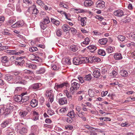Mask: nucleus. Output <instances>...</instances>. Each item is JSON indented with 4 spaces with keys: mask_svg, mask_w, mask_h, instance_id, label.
<instances>
[{
    "mask_svg": "<svg viewBox=\"0 0 135 135\" xmlns=\"http://www.w3.org/2000/svg\"><path fill=\"white\" fill-rule=\"evenodd\" d=\"M94 56L93 57H90L88 59V62H89L90 63H92L94 62Z\"/></svg>",
    "mask_w": 135,
    "mask_h": 135,
    "instance_id": "4d7b16f0",
    "label": "nucleus"
},
{
    "mask_svg": "<svg viewBox=\"0 0 135 135\" xmlns=\"http://www.w3.org/2000/svg\"><path fill=\"white\" fill-rule=\"evenodd\" d=\"M64 15L67 19L69 20H71V19L70 18L71 15L69 13H65Z\"/></svg>",
    "mask_w": 135,
    "mask_h": 135,
    "instance_id": "bf43d9fd",
    "label": "nucleus"
},
{
    "mask_svg": "<svg viewBox=\"0 0 135 135\" xmlns=\"http://www.w3.org/2000/svg\"><path fill=\"white\" fill-rule=\"evenodd\" d=\"M114 15L117 17H121L124 15V12L122 10L120 9L117 10L114 12Z\"/></svg>",
    "mask_w": 135,
    "mask_h": 135,
    "instance_id": "0eeeda50",
    "label": "nucleus"
},
{
    "mask_svg": "<svg viewBox=\"0 0 135 135\" xmlns=\"http://www.w3.org/2000/svg\"><path fill=\"white\" fill-rule=\"evenodd\" d=\"M93 3L91 0H86L84 2V6L85 7H88L91 6Z\"/></svg>",
    "mask_w": 135,
    "mask_h": 135,
    "instance_id": "4468645a",
    "label": "nucleus"
},
{
    "mask_svg": "<svg viewBox=\"0 0 135 135\" xmlns=\"http://www.w3.org/2000/svg\"><path fill=\"white\" fill-rule=\"evenodd\" d=\"M17 24L18 26L20 27L24 25V22L23 20H21L17 22Z\"/></svg>",
    "mask_w": 135,
    "mask_h": 135,
    "instance_id": "3c124183",
    "label": "nucleus"
},
{
    "mask_svg": "<svg viewBox=\"0 0 135 135\" xmlns=\"http://www.w3.org/2000/svg\"><path fill=\"white\" fill-rule=\"evenodd\" d=\"M120 73L122 76L124 77H127L128 75V73L127 71L124 70H121L120 71Z\"/></svg>",
    "mask_w": 135,
    "mask_h": 135,
    "instance_id": "c85d7f7f",
    "label": "nucleus"
},
{
    "mask_svg": "<svg viewBox=\"0 0 135 135\" xmlns=\"http://www.w3.org/2000/svg\"><path fill=\"white\" fill-rule=\"evenodd\" d=\"M41 85V84L40 83H35L32 85L31 88L33 89H38Z\"/></svg>",
    "mask_w": 135,
    "mask_h": 135,
    "instance_id": "6ab92c4d",
    "label": "nucleus"
},
{
    "mask_svg": "<svg viewBox=\"0 0 135 135\" xmlns=\"http://www.w3.org/2000/svg\"><path fill=\"white\" fill-rule=\"evenodd\" d=\"M25 95V92L21 94V95H16L14 97V100L16 102H21L22 103L25 102V99L24 98L23 99L22 97Z\"/></svg>",
    "mask_w": 135,
    "mask_h": 135,
    "instance_id": "7ed1b4c3",
    "label": "nucleus"
},
{
    "mask_svg": "<svg viewBox=\"0 0 135 135\" xmlns=\"http://www.w3.org/2000/svg\"><path fill=\"white\" fill-rule=\"evenodd\" d=\"M6 107L8 110H10V112L13 109H14L15 107L14 105L10 103L8 104Z\"/></svg>",
    "mask_w": 135,
    "mask_h": 135,
    "instance_id": "cd10ccee",
    "label": "nucleus"
},
{
    "mask_svg": "<svg viewBox=\"0 0 135 135\" xmlns=\"http://www.w3.org/2000/svg\"><path fill=\"white\" fill-rule=\"evenodd\" d=\"M42 22L46 24H48L50 22L49 17L47 16L44 19V21Z\"/></svg>",
    "mask_w": 135,
    "mask_h": 135,
    "instance_id": "de8ad7c7",
    "label": "nucleus"
},
{
    "mask_svg": "<svg viewBox=\"0 0 135 135\" xmlns=\"http://www.w3.org/2000/svg\"><path fill=\"white\" fill-rule=\"evenodd\" d=\"M51 22L56 26L59 25L60 23L59 21L55 20L54 18H51Z\"/></svg>",
    "mask_w": 135,
    "mask_h": 135,
    "instance_id": "c9c22d12",
    "label": "nucleus"
},
{
    "mask_svg": "<svg viewBox=\"0 0 135 135\" xmlns=\"http://www.w3.org/2000/svg\"><path fill=\"white\" fill-rule=\"evenodd\" d=\"M117 38L119 40L121 41H123L125 40L126 38L125 37L120 35L118 36Z\"/></svg>",
    "mask_w": 135,
    "mask_h": 135,
    "instance_id": "58836bf2",
    "label": "nucleus"
},
{
    "mask_svg": "<svg viewBox=\"0 0 135 135\" xmlns=\"http://www.w3.org/2000/svg\"><path fill=\"white\" fill-rule=\"evenodd\" d=\"M25 62V61L24 60H23L21 62H18V61H15V63L16 65H18L20 66H22L23 64H24Z\"/></svg>",
    "mask_w": 135,
    "mask_h": 135,
    "instance_id": "09e8293b",
    "label": "nucleus"
},
{
    "mask_svg": "<svg viewBox=\"0 0 135 135\" xmlns=\"http://www.w3.org/2000/svg\"><path fill=\"white\" fill-rule=\"evenodd\" d=\"M74 80H73L71 81V87L70 88V91L72 94H73L75 90H77L80 87L79 84L74 81Z\"/></svg>",
    "mask_w": 135,
    "mask_h": 135,
    "instance_id": "f03ea898",
    "label": "nucleus"
},
{
    "mask_svg": "<svg viewBox=\"0 0 135 135\" xmlns=\"http://www.w3.org/2000/svg\"><path fill=\"white\" fill-rule=\"evenodd\" d=\"M90 41V40L89 38L86 37L85 39V41H83L81 44H84L88 45L89 44Z\"/></svg>",
    "mask_w": 135,
    "mask_h": 135,
    "instance_id": "79ce46f5",
    "label": "nucleus"
},
{
    "mask_svg": "<svg viewBox=\"0 0 135 135\" xmlns=\"http://www.w3.org/2000/svg\"><path fill=\"white\" fill-rule=\"evenodd\" d=\"M47 113L49 115H52L54 114V111L51 109L48 110Z\"/></svg>",
    "mask_w": 135,
    "mask_h": 135,
    "instance_id": "052dcab7",
    "label": "nucleus"
},
{
    "mask_svg": "<svg viewBox=\"0 0 135 135\" xmlns=\"http://www.w3.org/2000/svg\"><path fill=\"white\" fill-rule=\"evenodd\" d=\"M46 70L45 68L42 67L40 68L39 70L36 71L38 74H41L44 73L45 71Z\"/></svg>",
    "mask_w": 135,
    "mask_h": 135,
    "instance_id": "2f4dec72",
    "label": "nucleus"
},
{
    "mask_svg": "<svg viewBox=\"0 0 135 135\" xmlns=\"http://www.w3.org/2000/svg\"><path fill=\"white\" fill-rule=\"evenodd\" d=\"M87 59L85 57H75L73 60V64L75 65H78L83 63L86 62Z\"/></svg>",
    "mask_w": 135,
    "mask_h": 135,
    "instance_id": "f257e3e1",
    "label": "nucleus"
},
{
    "mask_svg": "<svg viewBox=\"0 0 135 135\" xmlns=\"http://www.w3.org/2000/svg\"><path fill=\"white\" fill-rule=\"evenodd\" d=\"M36 3L41 7H42L43 4L44 3L43 1L41 0H37L36 1Z\"/></svg>",
    "mask_w": 135,
    "mask_h": 135,
    "instance_id": "8fccbe9b",
    "label": "nucleus"
},
{
    "mask_svg": "<svg viewBox=\"0 0 135 135\" xmlns=\"http://www.w3.org/2000/svg\"><path fill=\"white\" fill-rule=\"evenodd\" d=\"M52 92L53 91L52 90L50 89L47 90L46 91L45 95L46 97H49L52 95H54Z\"/></svg>",
    "mask_w": 135,
    "mask_h": 135,
    "instance_id": "393cba45",
    "label": "nucleus"
},
{
    "mask_svg": "<svg viewBox=\"0 0 135 135\" xmlns=\"http://www.w3.org/2000/svg\"><path fill=\"white\" fill-rule=\"evenodd\" d=\"M62 28L63 29L64 32H66L70 30L71 27H70L68 25H64L62 26Z\"/></svg>",
    "mask_w": 135,
    "mask_h": 135,
    "instance_id": "4be33fe9",
    "label": "nucleus"
},
{
    "mask_svg": "<svg viewBox=\"0 0 135 135\" xmlns=\"http://www.w3.org/2000/svg\"><path fill=\"white\" fill-rule=\"evenodd\" d=\"M91 78V75L88 74L85 76L84 78V80H86L89 81L90 80Z\"/></svg>",
    "mask_w": 135,
    "mask_h": 135,
    "instance_id": "6e6d98bb",
    "label": "nucleus"
},
{
    "mask_svg": "<svg viewBox=\"0 0 135 135\" xmlns=\"http://www.w3.org/2000/svg\"><path fill=\"white\" fill-rule=\"evenodd\" d=\"M32 14L37 15L39 12V11L37 8L35 4H33L32 6Z\"/></svg>",
    "mask_w": 135,
    "mask_h": 135,
    "instance_id": "f8f14e48",
    "label": "nucleus"
},
{
    "mask_svg": "<svg viewBox=\"0 0 135 135\" xmlns=\"http://www.w3.org/2000/svg\"><path fill=\"white\" fill-rule=\"evenodd\" d=\"M77 114L79 117L81 118L84 121H85L86 120V118L85 117H84L82 116L80 114V113H77Z\"/></svg>",
    "mask_w": 135,
    "mask_h": 135,
    "instance_id": "69168bd1",
    "label": "nucleus"
},
{
    "mask_svg": "<svg viewBox=\"0 0 135 135\" xmlns=\"http://www.w3.org/2000/svg\"><path fill=\"white\" fill-rule=\"evenodd\" d=\"M17 127L18 128H17V129L18 130V131L20 133V134H23L25 133V127H23L22 128H21V129L20 130L18 128L19 127Z\"/></svg>",
    "mask_w": 135,
    "mask_h": 135,
    "instance_id": "c03bdc74",
    "label": "nucleus"
},
{
    "mask_svg": "<svg viewBox=\"0 0 135 135\" xmlns=\"http://www.w3.org/2000/svg\"><path fill=\"white\" fill-rule=\"evenodd\" d=\"M67 115L70 117L73 118L75 116V113L73 110L69 112L67 114Z\"/></svg>",
    "mask_w": 135,
    "mask_h": 135,
    "instance_id": "f704fd0d",
    "label": "nucleus"
},
{
    "mask_svg": "<svg viewBox=\"0 0 135 135\" xmlns=\"http://www.w3.org/2000/svg\"><path fill=\"white\" fill-rule=\"evenodd\" d=\"M5 79L9 83H12L13 82V77L11 75L6 76L5 77Z\"/></svg>",
    "mask_w": 135,
    "mask_h": 135,
    "instance_id": "dca6fc26",
    "label": "nucleus"
},
{
    "mask_svg": "<svg viewBox=\"0 0 135 135\" xmlns=\"http://www.w3.org/2000/svg\"><path fill=\"white\" fill-rule=\"evenodd\" d=\"M130 21V18L129 17H125L123 18H122L121 20V22L124 23L129 22Z\"/></svg>",
    "mask_w": 135,
    "mask_h": 135,
    "instance_id": "7c9ffc66",
    "label": "nucleus"
},
{
    "mask_svg": "<svg viewBox=\"0 0 135 135\" xmlns=\"http://www.w3.org/2000/svg\"><path fill=\"white\" fill-rule=\"evenodd\" d=\"M93 75L95 77L98 78L99 77L100 75V70L99 69L94 70L93 72Z\"/></svg>",
    "mask_w": 135,
    "mask_h": 135,
    "instance_id": "2eb2a0df",
    "label": "nucleus"
},
{
    "mask_svg": "<svg viewBox=\"0 0 135 135\" xmlns=\"http://www.w3.org/2000/svg\"><path fill=\"white\" fill-rule=\"evenodd\" d=\"M3 33L4 35H9L11 34L8 32V31L7 30H4L3 32Z\"/></svg>",
    "mask_w": 135,
    "mask_h": 135,
    "instance_id": "774afa93",
    "label": "nucleus"
},
{
    "mask_svg": "<svg viewBox=\"0 0 135 135\" xmlns=\"http://www.w3.org/2000/svg\"><path fill=\"white\" fill-rule=\"evenodd\" d=\"M62 63L64 65H70L71 64L70 59L68 57L62 59Z\"/></svg>",
    "mask_w": 135,
    "mask_h": 135,
    "instance_id": "1a4fd4ad",
    "label": "nucleus"
},
{
    "mask_svg": "<svg viewBox=\"0 0 135 135\" xmlns=\"http://www.w3.org/2000/svg\"><path fill=\"white\" fill-rule=\"evenodd\" d=\"M31 109L32 108L30 107H27L26 108V110L27 111V112L26 111V115L28 113L30 114H31Z\"/></svg>",
    "mask_w": 135,
    "mask_h": 135,
    "instance_id": "603ef678",
    "label": "nucleus"
},
{
    "mask_svg": "<svg viewBox=\"0 0 135 135\" xmlns=\"http://www.w3.org/2000/svg\"><path fill=\"white\" fill-rule=\"evenodd\" d=\"M59 102L60 105L67 104V99L65 97L61 98L59 99Z\"/></svg>",
    "mask_w": 135,
    "mask_h": 135,
    "instance_id": "9b49d317",
    "label": "nucleus"
},
{
    "mask_svg": "<svg viewBox=\"0 0 135 135\" xmlns=\"http://www.w3.org/2000/svg\"><path fill=\"white\" fill-rule=\"evenodd\" d=\"M26 67L28 68V67L30 69H33L35 68V66L33 64L30 63H26Z\"/></svg>",
    "mask_w": 135,
    "mask_h": 135,
    "instance_id": "49530a36",
    "label": "nucleus"
},
{
    "mask_svg": "<svg viewBox=\"0 0 135 135\" xmlns=\"http://www.w3.org/2000/svg\"><path fill=\"white\" fill-rule=\"evenodd\" d=\"M41 7L45 9V10L46 11H47L48 10H50L51 9V7H49L47 6V5H46L45 4V3L43 4Z\"/></svg>",
    "mask_w": 135,
    "mask_h": 135,
    "instance_id": "72a5a7b5",
    "label": "nucleus"
},
{
    "mask_svg": "<svg viewBox=\"0 0 135 135\" xmlns=\"http://www.w3.org/2000/svg\"><path fill=\"white\" fill-rule=\"evenodd\" d=\"M30 57H32L31 59L34 62L37 63V62H39L41 61V58L38 56H36L33 55L32 54L30 55Z\"/></svg>",
    "mask_w": 135,
    "mask_h": 135,
    "instance_id": "6e6552de",
    "label": "nucleus"
},
{
    "mask_svg": "<svg viewBox=\"0 0 135 135\" xmlns=\"http://www.w3.org/2000/svg\"><path fill=\"white\" fill-rule=\"evenodd\" d=\"M51 68L52 69L54 70H57L59 69V68L57 67L55 65H51Z\"/></svg>",
    "mask_w": 135,
    "mask_h": 135,
    "instance_id": "0e129e2a",
    "label": "nucleus"
},
{
    "mask_svg": "<svg viewBox=\"0 0 135 135\" xmlns=\"http://www.w3.org/2000/svg\"><path fill=\"white\" fill-rule=\"evenodd\" d=\"M108 41V39L107 38H103L99 39V42L101 45L105 44Z\"/></svg>",
    "mask_w": 135,
    "mask_h": 135,
    "instance_id": "b1692460",
    "label": "nucleus"
},
{
    "mask_svg": "<svg viewBox=\"0 0 135 135\" xmlns=\"http://www.w3.org/2000/svg\"><path fill=\"white\" fill-rule=\"evenodd\" d=\"M15 18L14 17H11L9 20L8 21L7 23L8 25H11L13 23V22L16 21Z\"/></svg>",
    "mask_w": 135,
    "mask_h": 135,
    "instance_id": "a878e982",
    "label": "nucleus"
},
{
    "mask_svg": "<svg viewBox=\"0 0 135 135\" xmlns=\"http://www.w3.org/2000/svg\"><path fill=\"white\" fill-rule=\"evenodd\" d=\"M56 34L57 36L59 37L62 35L61 30L60 29H57L56 31Z\"/></svg>",
    "mask_w": 135,
    "mask_h": 135,
    "instance_id": "680f3d73",
    "label": "nucleus"
},
{
    "mask_svg": "<svg viewBox=\"0 0 135 135\" xmlns=\"http://www.w3.org/2000/svg\"><path fill=\"white\" fill-rule=\"evenodd\" d=\"M11 54L12 55H19L23 53L24 52L22 50L20 51L19 52H17L15 50H11Z\"/></svg>",
    "mask_w": 135,
    "mask_h": 135,
    "instance_id": "5701e85b",
    "label": "nucleus"
},
{
    "mask_svg": "<svg viewBox=\"0 0 135 135\" xmlns=\"http://www.w3.org/2000/svg\"><path fill=\"white\" fill-rule=\"evenodd\" d=\"M81 24L82 26H85L86 25V17H80Z\"/></svg>",
    "mask_w": 135,
    "mask_h": 135,
    "instance_id": "bb28decb",
    "label": "nucleus"
},
{
    "mask_svg": "<svg viewBox=\"0 0 135 135\" xmlns=\"http://www.w3.org/2000/svg\"><path fill=\"white\" fill-rule=\"evenodd\" d=\"M11 121L10 120H6L3 121L1 124V127H6L7 126H11Z\"/></svg>",
    "mask_w": 135,
    "mask_h": 135,
    "instance_id": "ddd939ff",
    "label": "nucleus"
},
{
    "mask_svg": "<svg viewBox=\"0 0 135 135\" xmlns=\"http://www.w3.org/2000/svg\"><path fill=\"white\" fill-rule=\"evenodd\" d=\"M31 106L32 107H35L38 105V102L35 99H32L31 102Z\"/></svg>",
    "mask_w": 135,
    "mask_h": 135,
    "instance_id": "a211bd4d",
    "label": "nucleus"
},
{
    "mask_svg": "<svg viewBox=\"0 0 135 135\" xmlns=\"http://www.w3.org/2000/svg\"><path fill=\"white\" fill-rule=\"evenodd\" d=\"M72 118L70 117L67 118L66 119V122L68 123H71L73 121Z\"/></svg>",
    "mask_w": 135,
    "mask_h": 135,
    "instance_id": "338daca9",
    "label": "nucleus"
},
{
    "mask_svg": "<svg viewBox=\"0 0 135 135\" xmlns=\"http://www.w3.org/2000/svg\"><path fill=\"white\" fill-rule=\"evenodd\" d=\"M129 37L130 38L135 40V34L133 33H131L129 35Z\"/></svg>",
    "mask_w": 135,
    "mask_h": 135,
    "instance_id": "e2e57ef3",
    "label": "nucleus"
},
{
    "mask_svg": "<svg viewBox=\"0 0 135 135\" xmlns=\"http://www.w3.org/2000/svg\"><path fill=\"white\" fill-rule=\"evenodd\" d=\"M98 54L102 56H104L106 55L105 51L103 49H99L98 51Z\"/></svg>",
    "mask_w": 135,
    "mask_h": 135,
    "instance_id": "473e14b6",
    "label": "nucleus"
},
{
    "mask_svg": "<svg viewBox=\"0 0 135 135\" xmlns=\"http://www.w3.org/2000/svg\"><path fill=\"white\" fill-rule=\"evenodd\" d=\"M40 25L41 28L43 30L45 29L47 27V24H45L42 22L40 23Z\"/></svg>",
    "mask_w": 135,
    "mask_h": 135,
    "instance_id": "37998d69",
    "label": "nucleus"
},
{
    "mask_svg": "<svg viewBox=\"0 0 135 135\" xmlns=\"http://www.w3.org/2000/svg\"><path fill=\"white\" fill-rule=\"evenodd\" d=\"M10 113V110H8L6 106L1 108L0 110V115H7Z\"/></svg>",
    "mask_w": 135,
    "mask_h": 135,
    "instance_id": "20e7f679",
    "label": "nucleus"
},
{
    "mask_svg": "<svg viewBox=\"0 0 135 135\" xmlns=\"http://www.w3.org/2000/svg\"><path fill=\"white\" fill-rule=\"evenodd\" d=\"M1 61L3 64H6L8 61V57L7 56H2L1 58Z\"/></svg>",
    "mask_w": 135,
    "mask_h": 135,
    "instance_id": "aec40b11",
    "label": "nucleus"
},
{
    "mask_svg": "<svg viewBox=\"0 0 135 135\" xmlns=\"http://www.w3.org/2000/svg\"><path fill=\"white\" fill-rule=\"evenodd\" d=\"M89 95L91 97H93L95 96V93L93 90L91 89H89L88 91Z\"/></svg>",
    "mask_w": 135,
    "mask_h": 135,
    "instance_id": "e433bc0d",
    "label": "nucleus"
},
{
    "mask_svg": "<svg viewBox=\"0 0 135 135\" xmlns=\"http://www.w3.org/2000/svg\"><path fill=\"white\" fill-rule=\"evenodd\" d=\"M32 3L31 0H26V7L29 6H32Z\"/></svg>",
    "mask_w": 135,
    "mask_h": 135,
    "instance_id": "a18cd8bd",
    "label": "nucleus"
},
{
    "mask_svg": "<svg viewBox=\"0 0 135 135\" xmlns=\"http://www.w3.org/2000/svg\"><path fill=\"white\" fill-rule=\"evenodd\" d=\"M29 51L31 52H34L38 50V49L37 47H31L29 49Z\"/></svg>",
    "mask_w": 135,
    "mask_h": 135,
    "instance_id": "13d9d810",
    "label": "nucleus"
},
{
    "mask_svg": "<svg viewBox=\"0 0 135 135\" xmlns=\"http://www.w3.org/2000/svg\"><path fill=\"white\" fill-rule=\"evenodd\" d=\"M118 74V72L115 70H113L112 73L110 74L111 76L112 77H114L116 76Z\"/></svg>",
    "mask_w": 135,
    "mask_h": 135,
    "instance_id": "5fc2aeb1",
    "label": "nucleus"
},
{
    "mask_svg": "<svg viewBox=\"0 0 135 135\" xmlns=\"http://www.w3.org/2000/svg\"><path fill=\"white\" fill-rule=\"evenodd\" d=\"M105 2L102 0L98 1L95 4L96 6L97 7L99 8H102L105 6Z\"/></svg>",
    "mask_w": 135,
    "mask_h": 135,
    "instance_id": "423d86ee",
    "label": "nucleus"
},
{
    "mask_svg": "<svg viewBox=\"0 0 135 135\" xmlns=\"http://www.w3.org/2000/svg\"><path fill=\"white\" fill-rule=\"evenodd\" d=\"M87 48L91 52H93L96 49V47L93 45H91L87 47Z\"/></svg>",
    "mask_w": 135,
    "mask_h": 135,
    "instance_id": "412c9836",
    "label": "nucleus"
},
{
    "mask_svg": "<svg viewBox=\"0 0 135 135\" xmlns=\"http://www.w3.org/2000/svg\"><path fill=\"white\" fill-rule=\"evenodd\" d=\"M49 98L48 100V102L51 103L52 102L54 101V95H52L50 96L49 97Z\"/></svg>",
    "mask_w": 135,
    "mask_h": 135,
    "instance_id": "864d4df0",
    "label": "nucleus"
},
{
    "mask_svg": "<svg viewBox=\"0 0 135 135\" xmlns=\"http://www.w3.org/2000/svg\"><path fill=\"white\" fill-rule=\"evenodd\" d=\"M106 51L108 53H110L113 51L112 47L110 46H108L106 49Z\"/></svg>",
    "mask_w": 135,
    "mask_h": 135,
    "instance_id": "a19ab883",
    "label": "nucleus"
},
{
    "mask_svg": "<svg viewBox=\"0 0 135 135\" xmlns=\"http://www.w3.org/2000/svg\"><path fill=\"white\" fill-rule=\"evenodd\" d=\"M70 50L73 52H75L77 51L78 49L77 46L74 45H72L70 46Z\"/></svg>",
    "mask_w": 135,
    "mask_h": 135,
    "instance_id": "c756f323",
    "label": "nucleus"
},
{
    "mask_svg": "<svg viewBox=\"0 0 135 135\" xmlns=\"http://www.w3.org/2000/svg\"><path fill=\"white\" fill-rule=\"evenodd\" d=\"M114 59L116 60H121L122 59V57L121 54L119 53H115L114 55Z\"/></svg>",
    "mask_w": 135,
    "mask_h": 135,
    "instance_id": "f3484780",
    "label": "nucleus"
},
{
    "mask_svg": "<svg viewBox=\"0 0 135 135\" xmlns=\"http://www.w3.org/2000/svg\"><path fill=\"white\" fill-rule=\"evenodd\" d=\"M16 84H25V80H22L21 77L19 76H17L15 79Z\"/></svg>",
    "mask_w": 135,
    "mask_h": 135,
    "instance_id": "9d476101",
    "label": "nucleus"
},
{
    "mask_svg": "<svg viewBox=\"0 0 135 135\" xmlns=\"http://www.w3.org/2000/svg\"><path fill=\"white\" fill-rule=\"evenodd\" d=\"M68 110V108H62L59 110V112L62 114H64Z\"/></svg>",
    "mask_w": 135,
    "mask_h": 135,
    "instance_id": "4c0bfd02",
    "label": "nucleus"
},
{
    "mask_svg": "<svg viewBox=\"0 0 135 135\" xmlns=\"http://www.w3.org/2000/svg\"><path fill=\"white\" fill-rule=\"evenodd\" d=\"M69 86V84L67 83H64L59 85L56 84L54 88L56 90L58 91L59 89L62 88L64 86L68 87Z\"/></svg>",
    "mask_w": 135,
    "mask_h": 135,
    "instance_id": "39448f33",
    "label": "nucleus"
},
{
    "mask_svg": "<svg viewBox=\"0 0 135 135\" xmlns=\"http://www.w3.org/2000/svg\"><path fill=\"white\" fill-rule=\"evenodd\" d=\"M65 93L66 95L69 99L70 100H71L72 99L71 95L69 93L68 90H65Z\"/></svg>",
    "mask_w": 135,
    "mask_h": 135,
    "instance_id": "ea45409f",
    "label": "nucleus"
}]
</instances>
